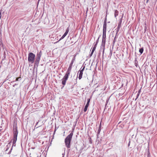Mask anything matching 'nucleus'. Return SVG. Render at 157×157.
<instances>
[{"mask_svg":"<svg viewBox=\"0 0 157 157\" xmlns=\"http://www.w3.org/2000/svg\"><path fill=\"white\" fill-rule=\"evenodd\" d=\"M74 61L73 60H72L70 65L68 68L67 72L65 74V75L63 76V78L62 79V83L63 85V87L65 85L66 83V82L67 81V80L69 76L70 75V72L71 71L72 69V67L73 65V64L74 63Z\"/></svg>","mask_w":157,"mask_h":157,"instance_id":"1","label":"nucleus"},{"mask_svg":"<svg viewBox=\"0 0 157 157\" xmlns=\"http://www.w3.org/2000/svg\"><path fill=\"white\" fill-rule=\"evenodd\" d=\"M73 134V131H72L71 133L68 135L65 140V143L66 146L68 148L70 147V144Z\"/></svg>","mask_w":157,"mask_h":157,"instance_id":"2","label":"nucleus"},{"mask_svg":"<svg viewBox=\"0 0 157 157\" xmlns=\"http://www.w3.org/2000/svg\"><path fill=\"white\" fill-rule=\"evenodd\" d=\"M122 21V20H121V19L120 20V21L118 25V26L117 27V28H116V35L118 33L119 31V30H120V29L121 27Z\"/></svg>","mask_w":157,"mask_h":157,"instance_id":"3","label":"nucleus"},{"mask_svg":"<svg viewBox=\"0 0 157 157\" xmlns=\"http://www.w3.org/2000/svg\"><path fill=\"white\" fill-rule=\"evenodd\" d=\"M35 55L32 52H30L29 54L28 59H35Z\"/></svg>","mask_w":157,"mask_h":157,"instance_id":"4","label":"nucleus"},{"mask_svg":"<svg viewBox=\"0 0 157 157\" xmlns=\"http://www.w3.org/2000/svg\"><path fill=\"white\" fill-rule=\"evenodd\" d=\"M90 101V99H87V102L86 103V104L85 106V107L84 109V112H86V111L89 105V103Z\"/></svg>","mask_w":157,"mask_h":157,"instance_id":"5","label":"nucleus"},{"mask_svg":"<svg viewBox=\"0 0 157 157\" xmlns=\"http://www.w3.org/2000/svg\"><path fill=\"white\" fill-rule=\"evenodd\" d=\"M42 55V52L41 51H38L36 54V59H40L41 56Z\"/></svg>","mask_w":157,"mask_h":157,"instance_id":"6","label":"nucleus"},{"mask_svg":"<svg viewBox=\"0 0 157 157\" xmlns=\"http://www.w3.org/2000/svg\"><path fill=\"white\" fill-rule=\"evenodd\" d=\"M85 67H84L82 69L80 70L79 71L80 73L79 74L78 78L79 79H80L82 77V74H83V71L84 70Z\"/></svg>","mask_w":157,"mask_h":157,"instance_id":"7","label":"nucleus"},{"mask_svg":"<svg viewBox=\"0 0 157 157\" xmlns=\"http://www.w3.org/2000/svg\"><path fill=\"white\" fill-rule=\"evenodd\" d=\"M105 44H101L100 46V51L102 52H103L105 50Z\"/></svg>","mask_w":157,"mask_h":157,"instance_id":"8","label":"nucleus"},{"mask_svg":"<svg viewBox=\"0 0 157 157\" xmlns=\"http://www.w3.org/2000/svg\"><path fill=\"white\" fill-rule=\"evenodd\" d=\"M17 140V138H13V145H12V147H11V150L10 151V152L11 151L13 147V146H15V145H14V144H15L16 143Z\"/></svg>","mask_w":157,"mask_h":157,"instance_id":"9","label":"nucleus"},{"mask_svg":"<svg viewBox=\"0 0 157 157\" xmlns=\"http://www.w3.org/2000/svg\"><path fill=\"white\" fill-rule=\"evenodd\" d=\"M106 30H103L102 38H106Z\"/></svg>","mask_w":157,"mask_h":157,"instance_id":"10","label":"nucleus"},{"mask_svg":"<svg viewBox=\"0 0 157 157\" xmlns=\"http://www.w3.org/2000/svg\"><path fill=\"white\" fill-rule=\"evenodd\" d=\"M106 26H107L106 23H104V22L103 30H106Z\"/></svg>","mask_w":157,"mask_h":157,"instance_id":"11","label":"nucleus"},{"mask_svg":"<svg viewBox=\"0 0 157 157\" xmlns=\"http://www.w3.org/2000/svg\"><path fill=\"white\" fill-rule=\"evenodd\" d=\"M18 134V132L17 131H16L14 132V137L13 138H17V136Z\"/></svg>","mask_w":157,"mask_h":157,"instance_id":"12","label":"nucleus"},{"mask_svg":"<svg viewBox=\"0 0 157 157\" xmlns=\"http://www.w3.org/2000/svg\"><path fill=\"white\" fill-rule=\"evenodd\" d=\"M106 42V38H102L101 44L105 45Z\"/></svg>","mask_w":157,"mask_h":157,"instance_id":"13","label":"nucleus"},{"mask_svg":"<svg viewBox=\"0 0 157 157\" xmlns=\"http://www.w3.org/2000/svg\"><path fill=\"white\" fill-rule=\"evenodd\" d=\"M118 11L117 10H115L114 13V16L115 17H116L118 15Z\"/></svg>","mask_w":157,"mask_h":157,"instance_id":"14","label":"nucleus"},{"mask_svg":"<svg viewBox=\"0 0 157 157\" xmlns=\"http://www.w3.org/2000/svg\"><path fill=\"white\" fill-rule=\"evenodd\" d=\"M143 51H144V48L143 47L142 48L139 49V52L141 54H142L143 53Z\"/></svg>","mask_w":157,"mask_h":157,"instance_id":"15","label":"nucleus"},{"mask_svg":"<svg viewBox=\"0 0 157 157\" xmlns=\"http://www.w3.org/2000/svg\"><path fill=\"white\" fill-rule=\"evenodd\" d=\"M67 35L65 33L63 35V36L61 37V38L59 40V41L60 40H61L62 39H63Z\"/></svg>","mask_w":157,"mask_h":157,"instance_id":"16","label":"nucleus"},{"mask_svg":"<svg viewBox=\"0 0 157 157\" xmlns=\"http://www.w3.org/2000/svg\"><path fill=\"white\" fill-rule=\"evenodd\" d=\"M11 142H10L7 145V148L6 149V151H7L8 150V149H9V147H10L11 146V144H10Z\"/></svg>","mask_w":157,"mask_h":157,"instance_id":"17","label":"nucleus"},{"mask_svg":"<svg viewBox=\"0 0 157 157\" xmlns=\"http://www.w3.org/2000/svg\"><path fill=\"white\" fill-rule=\"evenodd\" d=\"M69 31V27H68L67 28V29L66 31V32L65 33L67 35V34L68 33Z\"/></svg>","mask_w":157,"mask_h":157,"instance_id":"18","label":"nucleus"},{"mask_svg":"<svg viewBox=\"0 0 157 157\" xmlns=\"http://www.w3.org/2000/svg\"><path fill=\"white\" fill-rule=\"evenodd\" d=\"M34 59H28V61L29 63H33L34 62Z\"/></svg>","mask_w":157,"mask_h":157,"instance_id":"19","label":"nucleus"},{"mask_svg":"<svg viewBox=\"0 0 157 157\" xmlns=\"http://www.w3.org/2000/svg\"><path fill=\"white\" fill-rule=\"evenodd\" d=\"M116 41V36H115V38H114L113 40V45H114V44Z\"/></svg>","mask_w":157,"mask_h":157,"instance_id":"20","label":"nucleus"},{"mask_svg":"<svg viewBox=\"0 0 157 157\" xmlns=\"http://www.w3.org/2000/svg\"><path fill=\"white\" fill-rule=\"evenodd\" d=\"M21 77L20 76L19 77L17 78H16V79L15 81H18L19 80H21Z\"/></svg>","mask_w":157,"mask_h":157,"instance_id":"21","label":"nucleus"},{"mask_svg":"<svg viewBox=\"0 0 157 157\" xmlns=\"http://www.w3.org/2000/svg\"><path fill=\"white\" fill-rule=\"evenodd\" d=\"M98 44V43H96L95 44H94L93 47L96 48Z\"/></svg>","mask_w":157,"mask_h":157,"instance_id":"22","label":"nucleus"},{"mask_svg":"<svg viewBox=\"0 0 157 157\" xmlns=\"http://www.w3.org/2000/svg\"><path fill=\"white\" fill-rule=\"evenodd\" d=\"M100 35L99 36V37L98 38L97 40L96 41V43H98V41H99V37H100Z\"/></svg>","mask_w":157,"mask_h":157,"instance_id":"23","label":"nucleus"},{"mask_svg":"<svg viewBox=\"0 0 157 157\" xmlns=\"http://www.w3.org/2000/svg\"><path fill=\"white\" fill-rule=\"evenodd\" d=\"M96 48H95V47H93V48H92V51H93V52H94V51L95 50V49H96Z\"/></svg>","mask_w":157,"mask_h":157,"instance_id":"24","label":"nucleus"},{"mask_svg":"<svg viewBox=\"0 0 157 157\" xmlns=\"http://www.w3.org/2000/svg\"><path fill=\"white\" fill-rule=\"evenodd\" d=\"M94 52H93V51H91V53L90 54V56H92V55L93 54Z\"/></svg>","mask_w":157,"mask_h":157,"instance_id":"25","label":"nucleus"},{"mask_svg":"<svg viewBox=\"0 0 157 157\" xmlns=\"http://www.w3.org/2000/svg\"><path fill=\"white\" fill-rule=\"evenodd\" d=\"M106 21H107V19H106V17L104 20V23H106Z\"/></svg>","mask_w":157,"mask_h":157,"instance_id":"26","label":"nucleus"},{"mask_svg":"<svg viewBox=\"0 0 157 157\" xmlns=\"http://www.w3.org/2000/svg\"><path fill=\"white\" fill-rule=\"evenodd\" d=\"M106 21H107V19H106V17L104 20V23H106Z\"/></svg>","mask_w":157,"mask_h":157,"instance_id":"27","label":"nucleus"},{"mask_svg":"<svg viewBox=\"0 0 157 157\" xmlns=\"http://www.w3.org/2000/svg\"><path fill=\"white\" fill-rule=\"evenodd\" d=\"M148 157H149V156H150V153L149 151H148Z\"/></svg>","mask_w":157,"mask_h":157,"instance_id":"28","label":"nucleus"},{"mask_svg":"<svg viewBox=\"0 0 157 157\" xmlns=\"http://www.w3.org/2000/svg\"><path fill=\"white\" fill-rule=\"evenodd\" d=\"M149 0H147V1L146 2V3H148V1H149Z\"/></svg>","mask_w":157,"mask_h":157,"instance_id":"29","label":"nucleus"},{"mask_svg":"<svg viewBox=\"0 0 157 157\" xmlns=\"http://www.w3.org/2000/svg\"><path fill=\"white\" fill-rule=\"evenodd\" d=\"M140 90H141V89H140V90L139 91V92H138V93H140Z\"/></svg>","mask_w":157,"mask_h":157,"instance_id":"30","label":"nucleus"},{"mask_svg":"<svg viewBox=\"0 0 157 157\" xmlns=\"http://www.w3.org/2000/svg\"><path fill=\"white\" fill-rule=\"evenodd\" d=\"M40 0H38V2H39Z\"/></svg>","mask_w":157,"mask_h":157,"instance_id":"31","label":"nucleus"},{"mask_svg":"<svg viewBox=\"0 0 157 157\" xmlns=\"http://www.w3.org/2000/svg\"><path fill=\"white\" fill-rule=\"evenodd\" d=\"M32 149H35V148H34V147L32 148Z\"/></svg>","mask_w":157,"mask_h":157,"instance_id":"32","label":"nucleus"}]
</instances>
